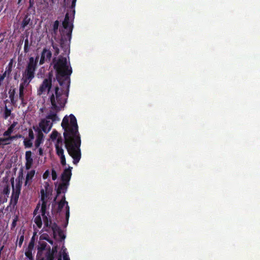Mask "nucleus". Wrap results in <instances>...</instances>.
<instances>
[{
	"label": "nucleus",
	"mask_w": 260,
	"mask_h": 260,
	"mask_svg": "<svg viewBox=\"0 0 260 260\" xmlns=\"http://www.w3.org/2000/svg\"><path fill=\"white\" fill-rule=\"evenodd\" d=\"M49 174H50V173H49V171H48V170H47V171H46L44 173V175H43V178H44V179H46V178H47V177L49 175Z\"/></svg>",
	"instance_id": "obj_39"
},
{
	"label": "nucleus",
	"mask_w": 260,
	"mask_h": 260,
	"mask_svg": "<svg viewBox=\"0 0 260 260\" xmlns=\"http://www.w3.org/2000/svg\"><path fill=\"white\" fill-rule=\"evenodd\" d=\"M7 71V72H8V73L11 72V67L10 66L9 68V69L7 71Z\"/></svg>",
	"instance_id": "obj_44"
},
{
	"label": "nucleus",
	"mask_w": 260,
	"mask_h": 260,
	"mask_svg": "<svg viewBox=\"0 0 260 260\" xmlns=\"http://www.w3.org/2000/svg\"><path fill=\"white\" fill-rule=\"evenodd\" d=\"M35 3L37 4V6L42 4L41 0H35Z\"/></svg>",
	"instance_id": "obj_41"
},
{
	"label": "nucleus",
	"mask_w": 260,
	"mask_h": 260,
	"mask_svg": "<svg viewBox=\"0 0 260 260\" xmlns=\"http://www.w3.org/2000/svg\"><path fill=\"white\" fill-rule=\"evenodd\" d=\"M76 2V0H73L72 1V7H75Z\"/></svg>",
	"instance_id": "obj_42"
},
{
	"label": "nucleus",
	"mask_w": 260,
	"mask_h": 260,
	"mask_svg": "<svg viewBox=\"0 0 260 260\" xmlns=\"http://www.w3.org/2000/svg\"><path fill=\"white\" fill-rule=\"evenodd\" d=\"M34 244L32 242H30L26 249L25 255L28 260H34L32 254V251L34 248Z\"/></svg>",
	"instance_id": "obj_19"
},
{
	"label": "nucleus",
	"mask_w": 260,
	"mask_h": 260,
	"mask_svg": "<svg viewBox=\"0 0 260 260\" xmlns=\"http://www.w3.org/2000/svg\"><path fill=\"white\" fill-rule=\"evenodd\" d=\"M25 157L26 162H32V158H31V151H27L25 154Z\"/></svg>",
	"instance_id": "obj_25"
},
{
	"label": "nucleus",
	"mask_w": 260,
	"mask_h": 260,
	"mask_svg": "<svg viewBox=\"0 0 260 260\" xmlns=\"http://www.w3.org/2000/svg\"><path fill=\"white\" fill-rule=\"evenodd\" d=\"M35 171L34 170H31L29 172H28L25 179V181L24 183V186L26 188H30L31 183H32V178L35 175Z\"/></svg>",
	"instance_id": "obj_17"
},
{
	"label": "nucleus",
	"mask_w": 260,
	"mask_h": 260,
	"mask_svg": "<svg viewBox=\"0 0 260 260\" xmlns=\"http://www.w3.org/2000/svg\"><path fill=\"white\" fill-rule=\"evenodd\" d=\"M18 124L17 122H13L8 129L3 134L4 136H9L14 131L15 127Z\"/></svg>",
	"instance_id": "obj_20"
},
{
	"label": "nucleus",
	"mask_w": 260,
	"mask_h": 260,
	"mask_svg": "<svg viewBox=\"0 0 260 260\" xmlns=\"http://www.w3.org/2000/svg\"><path fill=\"white\" fill-rule=\"evenodd\" d=\"M38 148V150L37 152V154H39L40 155L43 156L44 154L43 149L41 147H39Z\"/></svg>",
	"instance_id": "obj_38"
},
{
	"label": "nucleus",
	"mask_w": 260,
	"mask_h": 260,
	"mask_svg": "<svg viewBox=\"0 0 260 260\" xmlns=\"http://www.w3.org/2000/svg\"><path fill=\"white\" fill-rule=\"evenodd\" d=\"M11 115L13 116V114L11 113V109H8L7 106H6L3 113V118L5 119H7L9 116H11Z\"/></svg>",
	"instance_id": "obj_22"
},
{
	"label": "nucleus",
	"mask_w": 260,
	"mask_h": 260,
	"mask_svg": "<svg viewBox=\"0 0 260 260\" xmlns=\"http://www.w3.org/2000/svg\"><path fill=\"white\" fill-rule=\"evenodd\" d=\"M58 260H70L68 255L66 252V249H62L58 254Z\"/></svg>",
	"instance_id": "obj_21"
},
{
	"label": "nucleus",
	"mask_w": 260,
	"mask_h": 260,
	"mask_svg": "<svg viewBox=\"0 0 260 260\" xmlns=\"http://www.w3.org/2000/svg\"><path fill=\"white\" fill-rule=\"evenodd\" d=\"M21 0H18V4H19L21 2Z\"/></svg>",
	"instance_id": "obj_47"
},
{
	"label": "nucleus",
	"mask_w": 260,
	"mask_h": 260,
	"mask_svg": "<svg viewBox=\"0 0 260 260\" xmlns=\"http://www.w3.org/2000/svg\"><path fill=\"white\" fill-rule=\"evenodd\" d=\"M72 168L69 167L68 169H65L62 175H61V182L58 183L57 186V198L59 194L63 193L64 195V193L67 191L69 182L70 180L72 173L71 169ZM56 199H55L56 200Z\"/></svg>",
	"instance_id": "obj_7"
},
{
	"label": "nucleus",
	"mask_w": 260,
	"mask_h": 260,
	"mask_svg": "<svg viewBox=\"0 0 260 260\" xmlns=\"http://www.w3.org/2000/svg\"><path fill=\"white\" fill-rule=\"evenodd\" d=\"M21 137H22V136L21 135H15V136H9V138H10V141L14 140V139H16L17 138H20Z\"/></svg>",
	"instance_id": "obj_34"
},
{
	"label": "nucleus",
	"mask_w": 260,
	"mask_h": 260,
	"mask_svg": "<svg viewBox=\"0 0 260 260\" xmlns=\"http://www.w3.org/2000/svg\"><path fill=\"white\" fill-rule=\"evenodd\" d=\"M28 41L27 39H26L25 40V44H24V48L25 52H27L28 51Z\"/></svg>",
	"instance_id": "obj_36"
},
{
	"label": "nucleus",
	"mask_w": 260,
	"mask_h": 260,
	"mask_svg": "<svg viewBox=\"0 0 260 260\" xmlns=\"http://www.w3.org/2000/svg\"><path fill=\"white\" fill-rule=\"evenodd\" d=\"M43 141L40 139H36L35 142V146L36 149L39 147L40 144L43 142Z\"/></svg>",
	"instance_id": "obj_31"
},
{
	"label": "nucleus",
	"mask_w": 260,
	"mask_h": 260,
	"mask_svg": "<svg viewBox=\"0 0 260 260\" xmlns=\"http://www.w3.org/2000/svg\"><path fill=\"white\" fill-rule=\"evenodd\" d=\"M46 190L42 189L41 190V200L42 201V206L40 211H41L42 215L44 216L45 214V210L46 209V203L47 202V198L50 194V191L48 190L47 186H45Z\"/></svg>",
	"instance_id": "obj_13"
},
{
	"label": "nucleus",
	"mask_w": 260,
	"mask_h": 260,
	"mask_svg": "<svg viewBox=\"0 0 260 260\" xmlns=\"http://www.w3.org/2000/svg\"><path fill=\"white\" fill-rule=\"evenodd\" d=\"M24 240V236L23 235H21L19 237V242H18V245L20 247L21 246L22 243Z\"/></svg>",
	"instance_id": "obj_35"
},
{
	"label": "nucleus",
	"mask_w": 260,
	"mask_h": 260,
	"mask_svg": "<svg viewBox=\"0 0 260 260\" xmlns=\"http://www.w3.org/2000/svg\"><path fill=\"white\" fill-rule=\"evenodd\" d=\"M51 229L53 231V237L55 241L54 242L52 240H49L47 238L48 236L45 235H42L40 237V241H43V240L44 239L46 240L53 247L55 243L58 245V241L63 240L65 238V236L63 234V232L60 229L58 225H57L55 223H53L51 225Z\"/></svg>",
	"instance_id": "obj_8"
},
{
	"label": "nucleus",
	"mask_w": 260,
	"mask_h": 260,
	"mask_svg": "<svg viewBox=\"0 0 260 260\" xmlns=\"http://www.w3.org/2000/svg\"><path fill=\"white\" fill-rule=\"evenodd\" d=\"M10 193V188L7 182L0 183V202L5 203L7 201Z\"/></svg>",
	"instance_id": "obj_12"
},
{
	"label": "nucleus",
	"mask_w": 260,
	"mask_h": 260,
	"mask_svg": "<svg viewBox=\"0 0 260 260\" xmlns=\"http://www.w3.org/2000/svg\"><path fill=\"white\" fill-rule=\"evenodd\" d=\"M43 141L40 139H36L35 142V146L36 149L39 147L40 144L43 142Z\"/></svg>",
	"instance_id": "obj_32"
},
{
	"label": "nucleus",
	"mask_w": 260,
	"mask_h": 260,
	"mask_svg": "<svg viewBox=\"0 0 260 260\" xmlns=\"http://www.w3.org/2000/svg\"><path fill=\"white\" fill-rule=\"evenodd\" d=\"M57 244L55 243L51 250L50 247L47 246V243L44 241H39L38 245L39 252L47 250L45 256L42 257L38 255L37 260H53L54 256L57 254Z\"/></svg>",
	"instance_id": "obj_6"
},
{
	"label": "nucleus",
	"mask_w": 260,
	"mask_h": 260,
	"mask_svg": "<svg viewBox=\"0 0 260 260\" xmlns=\"http://www.w3.org/2000/svg\"><path fill=\"white\" fill-rule=\"evenodd\" d=\"M30 164H28V163L26 164V169H28L29 168Z\"/></svg>",
	"instance_id": "obj_43"
},
{
	"label": "nucleus",
	"mask_w": 260,
	"mask_h": 260,
	"mask_svg": "<svg viewBox=\"0 0 260 260\" xmlns=\"http://www.w3.org/2000/svg\"><path fill=\"white\" fill-rule=\"evenodd\" d=\"M39 207L38 206L37 208L35 210V213H36L39 210Z\"/></svg>",
	"instance_id": "obj_46"
},
{
	"label": "nucleus",
	"mask_w": 260,
	"mask_h": 260,
	"mask_svg": "<svg viewBox=\"0 0 260 260\" xmlns=\"http://www.w3.org/2000/svg\"><path fill=\"white\" fill-rule=\"evenodd\" d=\"M39 58V55L36 57L35 60L34 57H30L26 68L22 74V80L23 82L20 85L19 94V98L21 100H23V98H24V89L28 85L35 77V71L36 69L37 62Z\"/></svg>",
	"instance_id": "obj_5"
},
{
	"label": "nucleus",
	"mask_w": 260,
	"mask_h": 260,
	"mask_svg": "<svg viewBox=\"0 0 260 260\" xmlns=\"http://www.w3.org/2000/svg\"><path fill=\"white\" fill-rule=\"evenodd\" d=\"M16 222H17V218H16L15 219H14L13 220L12 223V227L14 228L16 226Z\"/></svg>",
	"instance_id": "obj_40"
},
{
	"label": "nucleus",
	"mask_w": 260,
	"mask_h": 260,
	"mask_svg": "<svg viewBox=\"0 0 260 260\" xmlns=\"http://www.w3.org/2000/svg\"><path fill=\"white\" fill-rule=\"evenodd\" d=\"M61 89L56 86L52 89L48 95V100L51 103V106L48 112V118L52 119L53 121L59 120L58 113L63 109L67 102L68 93L64 94L63 92L65 89L69 90L64 85L61 86Z\"/></svg>",
	"instance_id": "obj_3"
},
{
	"label": "nucleus",
	"mask_w": 260,
	"mask_h": 260,
	"mask_svg": "<svg viewBox=\"0 0 260 260\" xmlns=\"http://www.w3.org/2000/svg\"><path fill=\"white\" fill-rule=\"evenodd\" d=\"M35 3V0H29V7H28L27 11H29L30 13L32 12L33 14L35 13V8L34 7V5Z\"/></svg>",
	"instance_id": "obj_23"
},
{
	"label": "nucleus",
	"mask_w": 260,
	"mask_h": 260,
	"mask_svg": "<svg viewBox=\"0 0 260 260\" xmlns=\"http://www.w3.org/2000/svg\"><path fill=\"white\" fill-rule=\"evenodd\" d=\"M21 101L22 104H25V103H24V98H23V100H21Z\"/></svg>",
	"instance_id": "obj_45"
},
{
	"label": "nucleus",
	"mask_w": 260,
	"mask_h": 260,
	"mask_svg": "<svg viewBox=\"0 0 260 260\" xmlns=\"http://www.w3.org/2000/svg\"><path fill=\"white\" fill-rule=\"evenodd\" d=\"M36 131L38 132L37 139L43 141L44 135H43L41 129H40L39 128H37L36 129Z\"/></svg>",
	"instance_id": "obj_27"
},
{
	"label": "nucleus",
	"mask_w": 260,
	"mask_h": 260,
	"mask_svg": "<svg viewBox=\"0 0 260 260\" xmlns=\"http://www.w3.org/2000/svg\"><path fill=\"white\" fill-rule=\"evenodd\" d=\"M52 178L54 180L57 178V174L54 169H52Z\"/></svg>",
	"instance_id": "obj_37"
},
{
	"label": "nucleus",
	"mask_w": 260,
	"mask_h": 260,
	"mask_svg": "<svg viewBox=\"0 0 260 260\" xmlns=\"http://www.w3.org/2000/svg\"><path fill=\"white\" fill-rule=\"evenodd\" d=\"M31 14H33L32 12L30 13L29 11L27 10L26 14L25 15L24 18H23L21 23V27L23 28H24L28 24H29L30 21L33 18V17L31 16Z\"/></svg>",
	"instance_id": "obj_18"
},
{
	"label": "nucleus",
	"mask_w": 260,
	"mask_h": 260,
	"mask_svg": "<svg viewBox=\"0 0 260 260\" xmlns=\"http://www.w3.org/2000/svg\"><path fill=\"white\" fill-rule=\"evenodd\" d=\"M72 21L73 18H70L69 13H67L62 22V26L59 32V21L56 20L53 25L50 42L54 50V55L55 56L59 53V46L63 50L65 54L70 52V43L73 27Z\"/></svg>",
	"instance_id": "obj_2"
},
{
	"label": "nucleus",
	"mask_w": 260,
	"mask_h": 260,
	"mask_svg": "<svg viewBox=\"0 0 260 260\" xmlns=\"http://www.w3.org/2000/svg\"><path fill=\"white\" fill-rule=\"evenodd\" d=\"M40 110H41V111H43V109H40Z\"/></svg>",
	"instance_id": "obj_48"
},
{
	"label": "nucleus",
	"mask_w": 260,
	"mask_h": 260,
	"mask_svg": "<svg viewBox=\"0 0 260 260\" xmlns=\"http://www.w3.org/2000/svg\"><path fill=\"white\" fill-rule=\"evenodd\" d=\"M61 126L64 129V144L69 154L74 159V162H78L81 157V139L76 117L73 114L66 116Z\"/></svg>",
	"instance_id": "obj_1"
},
{
	"label": "nucleus",
	"mask_w": 260,
	"mask_h": 260,
	"mask_svg": "<svg viewBox=\"0 0 260 260\" xmlns=\"http://www.w3.org/2000/svg\"><path fill=\"white\" fill-rule=\"evenodd\" d=\"M57 212L64 213L67 220H68L70 216L69 206L68 202L66 201L65 196L62 194L59 202H57Z\"/></svg>",
	"instance_id": "obj_11"
},
{
	"label": "nucleus",
	"mask_w": 260,
	"mask_h": 260,
	"mask_svg": "<svg viewBox=\"0 0 260 260\" xmlns=\"http://www.w3.org/2000/svg\"><path fill=\"white\" fill-rule=\"evenodd\" d=\"M9 93L10 94L9 98H10L12 103H14L15 90L13 89L12 91H11V90H10L9 92Z\"/></svg>",
	"instance_id": "obj_29"
},
{
	"label": "nucleus",
	"mask_w": 260,
	"mask_h": 260,
	"mask_svg": "<svg viewBox=\"0 0 260 260\" xmlns=\"http://www.w3.org/2000/svg\"><path fill=\"white\" fill-rule=\"evenodd\" d=\"M31 140H28L27 139H24V144L26 147H31L32 146V142H31Z\"/></svg>",
	"instance_id": "obj_28"
},
{
	"label": "nucleus",
	"mask_w": 260,
	"mask_h": 260,
	"mask_svg": "<svg viewBox=\"0 0 260 260\" xmlns=\"http://www.w3.org/2000/svg\"><path fill=\"white\" fill-rule=\"evenodd\" d=\"M55 121H53L52 119L48 118V114L46 118L43 119L40 122L39 125L41 129L45 133H48L51 129L52 124Z\"/></svg>",
	"instance_id": "obj_14"
},
{
	"label": "nucleus",
	"mask_w": 260,
	"mask_h": 260,
	"mask_svg": "<svg viewBox=\"0 0 260 260\" xmlns=\"http://www.w3.org/2000/svg\"><path fill=\"white\" fill-rule=\"evenodd\" d=\"M58 133L56 131H54L50 135V138L52 140H55L57 139Z\"/></svg>",
	"instance_id": "obj_30"
},
{
	"label": "nucleus",
	"mask_w": 260,
	"mask_h": 260,
	"mask_svg": "<svg viewBox=\"0 0 260 260\" xmlns=\"http://www.w3.org/2000/svg\"><path fill=\"white\" fill-rule=\"evenodd\" d=\"M34 221L37 226L40 228L42 224V219L40 215L36 216L34 218Z\"/></svg>",
	"instance_id": "obj_24"
},
{
	"label": "nucleus",
	"mask_w": 260,
	"mask_h": 260,
	"mask_svg": "<svg viewBox=\"0 0 260 260\" xmlns=\"http://www.w3.org/2000/svg\"><path fill=\"white\" fill-rule=\"evenodd\" d=\"M59 144L62 145V139L61 138H58L57 140V143L56 144V149L57 153L59 156L60 157V162H66L65 157L63 155V150L59 147Z\"/></svg>",
	"instance_id": "obj_16"
},
{
	"label": "nucleus",
	"mask_w": 260,
	"mask_h": 260,
	"mask_svg": "<svg viewBox=\"0 0 260 260\" xmlns=\"http://www.w3.org/2000/svg\"><path fill=\"white\" fill-rule=\"evenodd\" d=\"M41 55V58L39 62L40 64H43L46 62H49L51 61L52 54L49 48L47 47L44 48Z\"/></svg>",
	"instance_id": "obj_15"
},
{
	"label": "nucleus",
	"mask_w": 260,
	"mask_h": 260,
	"mask_svg": "<svg viewBox=\"0 0 260 260\" xmlns=\"http://www.w3.org/2000/svg\"><path fill=\"white\" fill-rule=\"evenodd\" d=\"M28 137H29V140H32L34 139V133L31 129H29Z\"/></svg>",
	"instance_id": "obj_33"
},
{
	"label": "nucleus",
	"mask_w": 260,
	"mask_h": 260,
	"mask_svg": "<svg viewBox=\"0 0 260 260\" xmlns=\"http://www.w3.org/2000/svg\"><path fill=\"white\" fill-rule=\"evenodd\" d=\"M36 131L38 132L37 139L43 141L44 135H43L41 129H40L39 128H37L36 129Z\"/></svg>",
	"instance_id": "obj_26"
},
{
	"label": "nucleus",
	"mask_w": 260,
	"mask_h": 260,
	"mask_svg": "<svg viewBox=\"0 0 260 260\" xmlns=\"http://www.w3.org/2000/svg\"><path fill=\"white\" fill-rule=\"evenodd\" d=\"M52 64L57 72L56 79L60 85H64L68 88L70 82V75L72 72L70 62L67 61L66 57L60 55L53 58Z\"/></svg>",
	"instance_id": "obj_4"
},
{
	"label": "nucleus",
	"mask_w": 260,
	"mask_h": 260,
	"mask_svg": "<svg viewBox=\"0 0 260 260\" xmlns=\"http://www.w3.org/2000/svg\"><path fill=\"white\" fill-rule=\"evenodd\" d=\"M11 183L13 188L12 194L11 199V204L15 206L16 205L20 193L21 188L22 184V178L21 177L16 180V184L14 185V178L11 179Z\"/></svg>",
	"instance_id": "obj_9"
},
{
	"label": "nucleus",
	"mask_w": 260,
	"mask_h": 260,
	"mask_svg": "<svg viewBox=\"0 0 260 260\" xmlns=\"http://www.w3.org/2000/svg\"><path fill=\"white\" fill-rule=\"evenodd\" d=\"M52 74L49 73L48 78H45L43 80V83L38 90V95H40L46 91H47L48 95H49V92H51L52 90L51 89L52 86Z\"/></svg>",
	"instance_id": "obj_10"
}]
</instances>
